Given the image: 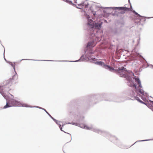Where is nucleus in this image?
<instances>
[{
  "label": "nucleus",
  "mask_w": 153,
  "mask_h": 153,
  "mask_svg": "<svg viewBox=\"0 0 153 153\" xmlns=\"http://www.w3.org/2000/svg\"><path fill=\"white\" fill-rule=\"evenodd\" d=\"M117 72L118 75L120 77H124L126 78V79L129 82V83L128 84L129 86L132 87L136 89V91H132V94H130V96L132 98V100H137L140 102L145 104L144 102L141 100L137 96V94H138L137 92H139L142 95L141 98L144 101H145L146 100V98L147 96V93L145 92L143 89H142V86L141 85V82L140 79L138 78H134L136 82L138 85L137 89L136 85L133 83H132L130 80L131 78L130 76L132 75L134 76V74L132 72L129 71H127L126 68L124 67L119 68L117 70Z\"/></svg>",
  "instance_id": "f257e3e1"
},
{
  "label": "nucleus",
  "mask_w": 153,
  "mask_h": 153,
  "mask_svg": "<svg viewBox=\"0 0 153 153\" xmlns=\"http://www.w3.org/2000/svg\"><path fill=\"white\" fill-rule=\"evenodd\" d=\"M94 53L93 52L91 51L90 52L89 54H86L85 55V58H84V57L83 55H82L78 60L75 61V62H77L78 61H81L82 60L83 61H87L88 60H92L93 61V63H95L96 64L98 65H100L105 68L108 69L109 71L111 72H115L116 71H117V70L114 69L113 68L110 66L108 65H105L103 62L99 61H97L96 60V59L94 57H92V56L90 54H93Z\"/></svg>",
  "instance_id": "f03ea898"
},
{
  "label": "nucleus",
  "mask_w": 153,
  "mask_h": 153,
  "mask_svg": "<svg viewBox=\"0 0 153 153\" xmlns=\"http://www.w3.org/2000/svg\"><path fill=\"white\" fill-rule=\"evenodd\" d=\"M84 15L88 20L87 25L89 27L92 29L95 28L98 29H100L102 24V22H100L99 23H94L91 19H90L91 18L90 15L88 14L86 12H85Z\"/></svg>",
  "instance_id": "7ed1b4c3"
},
{
  "label": "nucleus",
  "mask_w": 153,
  "mask_h": 153,
  "mask_svg": "<svg viewBox=\"0 0 153 153\" xmlns=\"http://www.w3.org/2000/svg\"><path fill=\"white\" fill-rule=\"evenodd\" d=\"M74 2L77 5V6L76 4H73L71 1L68 0V3L74 6H76L77 8L80 9L87 8L88 5V2L85 0H74Z\"/></svg>",
  "instance_id": "20e7f679"
},
{
  "label": "nucleus",
  "mask_w": 153,
  "mask_h": 153,
  "mask_svg": "<svg viewBox=\"0 0 153 153\" xmlns=\"http://www.w3.org/2000/svg\"><path fill=\"white\" fill-rule=\"evenodd\" d=\"M10 103L7 102L6 105H5L4 108H6L8 107H11L13 106H19L25 107H28V105L27 104H22L19 102L16 101L13 99L11 100L10 101Z\"/></svg>",
  "instance_id": "39448f33"
},
{
  "label": "nucleus",
  "mask_w": 153,
  "mask_h": 153,
  "mask_svg": "<svg viewBox=\"0 0 153 153\" xmlns=\"http://www.w3.org/2000/svg\"><path fill=\"white\" fill-rule=\"evenodd\" d=\"M72 124L74 125H76L77 126H79L80 127L82 128H83L87 130H91L94 132L97 133L99 134H102L103 133H105V132H103L102 131L99 130L97 128L91 127H88L87 126L83 124H79V123H73Z\"/></svg>",
  "instance_id": "423d86ee"
},
{
  "label": "nucleus",
  "mask_w": 153,
  "mask_h": 153,
  "mask_svg": "<svg viewBox=\"0 0 153 153\" xmlns=\"http://www.w3.org/2000/svg\"><path fill=\"white\" fill-rule=\"evenodd\" d=\"M107 9H118L119 10H127L128 8L126 7H106Z\"/></svg>",
  "instance_id": "0eeeda50"
},
{
  "label": "nucleus",
  "mask_w": 153,
  "mask_h": 153,
  "mask_svg": "<svg viewBox=\"0 0 153 153\" xmlns=\"http://www.w3.org/2000/svg\"><path fill=\"white\" fill-rule=\"evenodd\" d=\"M59 126L61 130L64 131V132L66 133L65 131L66 130V126L65 124H63L62 123H61L59 124Z\"/></svg>",
  "instance_id": "6e6552de"
},
{
  "label": "nucleus",
  "mask_w": 153,
  "mask_h": 153,
  "mask_svg": "<svg viewBox=\"0 0 153 153\" xmlns=\"http://www.w3.org/2000/svg\"><path fill=\"white\" fill-rule=\"evenodd\" d=\"M96 44H94V41H92V42H90L88 43L87 44V47H93Z\"/></svg>",
  "instance_id": "1a4fd4ad"
},
{
  "label": "nucleus",
  "mask_w": 153,
  "mask_h": 153,
  "mask_svg": "<svg viewBox=\"0 0 153 153\" xmlns=\"http://www.w3.org/2000/svg\"><path fill=\"white\" fill-rule=\"evenodd\" d=\"M132 54L135 56H141L140 55L139 53L135 52L134 50L132 51Z\"/></svg>",
  "instance_id": "9d476101"
},
{
  "label": "nucleus",
  "mask_w": 153,
  "mask_h": 153,
  "mask_svg": "<svg viewBox=\"0 0 153 153\" xmlns=\"http://www.w3.org/2000/svg\"><path fill=\"white\" fill-rule=\"evenodd\" d=\"M109 139L111 141L114 142V140H117V138L114 136H111Z\"/></svg>",
  "instance_id": "9b49d317"
},
{
  "label": "nucleus",
  "mask_w": 153,
  "mask_h": 153,
  "mask_svg": "<svg viewBox=\"0 0 153 153\" xmlns=\"http://www.w3.org/2000/svg\"><path fill=\"white\" fill-rule=\"evenodd\" d=\"M136 15H137V17H143L142 16H140L139 14H138L137 12H135V10H133L132 11Z\"/></svg>",
  "instance_id": "f8f14e48"
},
{
  "label": "nucleus",
  "mask_w": 153,
  "mask_h": 153,
  "mask_svg": "<svg viewBox=\"0 0 153 153\" xmlns=\"http://www.w3.org/2000/svg\"><path fill=\"white\" fill-rule=\"evenodd\" d=\"M67 134H68V137H69L70 138V140H69V141H68V142H70V141L71 140V135L70 134L68 133Z\"/></svg>",
  "instance_id": "ddd939ff"
},
{
  "label": "nucleus",
  "mask_w": 153,
  "mask_h": 153,
  "mask_svg": "<svg viewBox=\"0 0 153 153\" xmlns=\"http://www.w3.org/2000/svg\"><path fill=\"white\" fill-rule=\"evenodd\" d=\"M113 32L114 34H116L117 33V29L116 28L115 29L113 30Z\"/></svg>",
  "instance_id": "4468645a"
},
{
  "label": "nucleus",
  "mask_w": 153,
  "mask_h": 153,
  "mask_svg": "<svg viewBox=\"0 0 153 153\" xmlns=\"http://www.w3.org/2000/svg\"><path fill=\"white\" fill-rule=\"evenodd\" d=\"M150 140H139L138 141L139 142H142V141H148Z\"/></svg>",
  "instance_id": "2eb2a0df"
},
{
  "label": "nucleus",
  "mask_w": 153,
  "mask_h": 153,
  "mask_svg": "<svg viewBox=\"0 0 153 153\" xmlns=\"http://www.w3.org/2000/svg\"><path fill=\"white\" fill-rule=\"evenodd\" d=\"M1 87H0V93H1V94L3 93V91H2L1 89Z\"/></svg>",
  "instance_id": "dca6fc26"
},
{
  "label": "nucleus",
  "mask_w": 153,
  "mask_h": 153,
  "mask_svg": "<svg viewBox=\"0 0 153 153\" xmlns=\"http://www.w3.org/2000/svg\"><path fill=\"white\" fill-rule=\"evenodd\" d=\"M93 14L94 15V16H95V15L96 14V13L95 12H93Z\"/></svg>",
  "instance_id": "f3484780"
},
{
  "label": "nucleus",
  "mask_w": 153,
  "mask_h": 153,
  "mask_svg": "<svg viewBox=\"0 0 153 153\" xmlns=\"http://www.w3.org/2000/svg\"><path fill=\"white\" fill-rule=\"evenodd\" d=\"M14 77H15L14 76H13L12 79H10V80L11 82H12V79H13V78H14Z\"/></svg>",
  "instance_id": "a211bd4d"
},
{
  "label": "nucleus",
  "mask_w": 153,
  "mask_h": 153,
  "mask_svg": "<svg viewBox=\"0 0 153 153\" xmlns=\"http://www.w3.org/2000/svg\"><path fill=\"white\" fill-rule=\"evenodd\" d=\"M150 102H151V103H152L153 105V101H150Z\"/></svg>",
  "instance_id": "6ab92c4d"
},
{
  "label": "nucleus",
  "mask_w": 153,
  "mask_h": 153,
  "mask_svg": "<svg viewBox=\"0 0 153 153\" xmlns=\"http://www.w3.org/2000/svg\"><path fill=\"white\" fill-rule=\"evenodd\" d=\"M45 110L46 111V112L48 114V112L45 109Z\"/></svg>",
  "instance_id": "aec40b11"
},
{
  "label": "nucleus",
  "mask_w": 153,
  "mask_h": 153,
  "mask_svg": "<svg viewBox=\"0 0 153 153\" xmlns=\"http://www.w3.org/2000/svg\"><path fill=\"white\" fill-rule=\"evenodd\" d=\"M140 40V39H138V41H139Z\"/></svg>",
  "instance_id": "412c9836"
},
{
  "label": "nucleus",
  "mask_w": 153,
  "mask_h": 153,
  "mask_svg": "<svg viewBox=\"0 0 153 153\" xmlns=\"http://www.w3.org/2000/svg\"><path fill=\"white\" fill-rule=\"evenodd\" d=\"M68 124H70V123H68Z\"/></svg>",
  "instance_id": "4be33fe9"
},
{
  "label": "nucleus",
  "mask_w": 153,
  "mask_h": 153,
  "mask_svg": "<svg viewBox=\"0 0 153 153\" xmlns=\"http://www.w3.org/2000/svg\"><path fill=\"white\" fill-rule=\"evenodd\" d=\"M152 66H153V65H152Z\"/></svg>",
  "instance_id": "5701e85b"
}]
</instances>
